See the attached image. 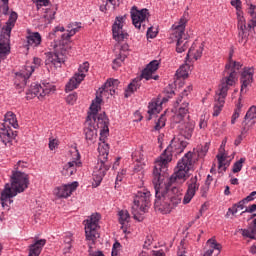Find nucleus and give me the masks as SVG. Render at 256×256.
Returning a JSON list of instances; mask_svg holds the SVG:
<instances>
[{"label":"nucleus","mask_w":256,"mask_h":256,"mask_svg":"<svg viewBox=\"0 0 256 256\" xmlns=\"http://www.w3.org/2000/svg\"><path fill=\"white\" fill-rule=\"evenodd\" d=\"M130 15L134 27L140 31H145V23L149 21V10L147 8L139 10L137 6H133Z\"/></svg>","instance_id":"11"},{"label":"nucleus","mask_w":256,"mask_h":256,"mask_svg":"<svg viewBox=\"0 0 256 256\" xmlns=\"http://www.w3.org/2000/svg\"><path fill=\"white\" fill-rule=\"evenodd\" d=\"M161 109H163V101L159 98L153 99L148 105V121L153 119V115H157L161 113Z\"/></svg>","instance_id":"21"},{"label":"nucleus","mask_w":256,"mask_h":256,"mask_svg":"<svg viewBox=\"0 0 256 256\" xmlns=\"http://www.w3.org/2000/svg\"><path fill=\"white\" fill-rule=\"evenodd\" d=\"M142 80L143 77L141 76L134 78L125 90V97H131L137 89H140Z\"/></svg>","instance_id":"27"},{"label":"nucleus","mask_w":256,"mask_h":256,"mask_svg":"<svg viewBox=\"0 0 256 256\" xmlns=\"http://www.w3.org/2000/svg\"><path fill=\"white\" fill-rule=\"evenodd\" d=\"M42 37L39 32H32L27 37V43L30 47H39L41 45Z\"/></svg>","instance_id":"29"},{"label":"nucleus","mask_w":256,"mask_h":256,"mask_svg":"<svg viewBox=\"0 0 256 256\" xmlns=\"http://www.w3.org/2000/svg\"><path fill=\"white\" fill-rule=\"evenodd\" d=\"M170 147L177 154L183 153V151H185V148L187 147V141H185V138L183 136H175L170 143Z\"/></svg>","instance_id":"22"},{"label":"nucleus","mask_w":256,"mask_h":256,"mask_svg":"<svg viewBox=\"0 0 256 256\" xmlns=\"http://www.w3.org/2000/svg\"><path fill=\"white\" fill-rule=\"evenodd\" d=\"M139 256H165V252L163 250L158 251H149V250H143Z\"/></svg>","instance_id":"39"},{"label":"nucleus","mask_w":256,"mask_h":256,"mask_svg":"<svg viewBox=\"0 0 256 256\" xmlns=\"http://www.w3.org/2000/svg\"><path fill=\"white\" fill-rule=\"evenodd\" d=\"M61 46L54 45L53 52H47L45 65H49L50 67H54V69H61L63 63H65V54L60 52Z\"/></svg>","instance_id":"13"},{"label":"nucleus","mask_w":256,"mask_h":256,"mask_svg":"<svg viewBox=\"0 0 256 256\" xmlns=\"http://www.w3.org/2000/svg\"><path fill=\"white\" fill-rule=\"evenodd\" d=\"M87 73H89V62H84L79 66L78 72L75 73L78 77L82 76V79L84 80L85 77H87Z\"/></svg>","instance_id":"34"},{"label":"nucleus","mask_w":256,"mask_h":256,"mask_svg":"<svg viewBox=\"0 0 256 256\" xmlns=\"http://www.w3.org/2000/svg\"><path fill=\"white\" fill-rule=\"evenodd\" d=\"M119 86V80L117 79H108L104 85L99 88L100 96H96V98L92 101L90 106V113L88 114L85 127H84V135L85 140L89 145H93L97 141V129H100V142L98 144V162L94 167V171L92 174L94 180V187H99L101 185V181H103V177L107 175V171L111 169V163H109V144L105 142V137L109 135V119L105 114H100L99 109H101V102L103 101V95H107V93L111 96L115 95L117 91V87ZM91 119H93L96 126L91 124Z\"/></svg>","instance_id":"2"},{"label":"nucleus","mask_w":256,"mask_h":256,"mask_svg":"<svg viewBox=\"0 0 256 256\" xmlns=\"http://www.w3.org/2000/svg\"><path fill=\"white\" fill-rule=\"evenodd\" d=\"M77 187H79V182L74 181L68 184H63L54 188L53 195L57 197V199H69L75 191H77Z\"/></svg>","instance_id":"15"},{"label":"nucleus","mask_w":256,"mask_h":256,"mask_svg":"<svg viewBox=\"0 0 256 256\" xmlns=\"http://www.w3.org/2000/svg\"><path fill=\"white\" fill-rule=\"evenodd\" d=\"M151 205V191L147 188H140L134 195V201L132 205V215L136 221H143L145 219V213Z\"/></svg>","instance_id":"6"},{"label":"nucleus","mask_w":256,"mask_h":256,"mask_svg":"<svg viewBox=\"0 0 256 256\" xmlns=\"http://www.w3.org/2000/svg\"><path fill=\"white\" fill-rule=\"evenodd\" d=\"M33 3H36L37 7H47L49 5V0H32Z\"/></svg>","instance_id":"49"},{"label":"nucleus","mask_w":256,"mask_h":256,"mask_svg":"<svg viewBox=\"0 0 256 256\" xmlns=\"http://www.w3.org/2000/svg\"><path fill=\"white\" fill-rule=\"evenodd\" d=\"M125 51H129V44H122L120 47V54L125 55Z\"/></svg>","instance_id":"57"},{"label":"nucleus","mask_w":256,"mask_h":256,"mask_svg":"<svg viewBox=\"0 0 256 256\" xmlns=\"http://www.w3.org/2000/svg\"><path fill=\"white\" fill-rule=\"evenodd\" d=\"M41 58H34L33 63H26V65L21 69L20 73L16 74L17 78L21 81V85H27V81L33 72L41 67Z\"/></svg>","instance_id":"14"},{"label":"nucleus","mask_w":256,"mask_h":256,"mask_svg":"<svg viewBox=\"0 0 256 256\" xmlns=\"http://www.w3.org/2000/svg\"><path fill=\"white\" fill-rule=\"evenodd\" d=\"M159 65H161L159 60H152L149 64H147L146 68L142 70L140 76L146 81H149V79H154V81H157V79H159V75L153 76V74L157 71V69H159Z\"/></svg>","instance_id":"19"},{"label":"nucleus","mask_w":256,"mask_h":256,"mask_svg":"<svg viewBox=\"0 0 256 256\" xmlns=\"http://www.w3.org/2000/svg\"><path fill=\"white\" fill-rule=\"evenodd\" d=\"M48 145H49L50 151H55V149H57L59 147V140H57L55 138H50Z\"/></svg>","instance_id":"45"},{"label":"nucleus","mask_w":256,"mask_h":256,"mask_svg":"<svg viewBox=\"0 0 256 256\" xmlns=\"http://www.w3.org/2000/svg\"><path fill=\"white\" fill-rule=\"evenodd\" d=\"M242 235L248 239H256V231L252 228L241 229Z\"/></svg>","instance_id":"41"},{"label":"nucleus","mask_w":256,"mask_h":256,"mask_svg":"<svg viewBox=\"0 0 256 256\" xmlns=\"http://www.w3.org/2000/svg\"><path fill=\"white\" fill-rule=\"evenodd\" d=\"M59 31L61 33L65 32V27H63V26H56L54 28L53 32L51 33V35H55V33L59 32Z\"/></svg>","instance_id":"60"},{"label":"nucleus","mask_w":256,"mask_h":256,"mask_svg":"<svg viewBox=\"0 0 256 256\" xmlns=\"http://www.w3.org/2000/svg\"><path fill=\"white\" fill-rule=\"evenodd\" d=\"M71 155V160L64 165L62 170V174L65 175V177L75 175V173H77V169L83 165V162H81V154L77 148H74L73 151H71Z\"/></svg>","instance_id":"12"},{"label":"nucleus","mask_w":256,"mask_h":256,"mask_svg":"<svg viewBox=\"0 0 256 256\" xmlns=\"http://www.w3.org/2000/svg\"><path fill=\"white\" fill-rule=\"evenodd\" d=\"M189 71H191V66L189 64H183L176 71V77L178 79H187L189 77Z\"/></svg>","instance_id":"30"},{"label":"nucleus","mask_w":256,"mask_h":256,"mask_svg":"<svg viewBox=\"0 0 256 256\" xmlns=\"http://www.w3.org/2000/svg\"><path fill=\"white\" fill-rule=\"evenodd\" d=\"M199 127L200 129H205L207 127V120L205 119V116L200 117Z\"/></svg>","instance_id":"55"},{"label":"nucleus","mask_w":256,"mask_h":256,"mask_svg":"<svg viewBox=\"0 0 256 256\" xmlns=\"http://www.w3.org/2000/svg\"><path fill=\"white\" fill-rule=\"evenodd\" d=\"M248 13L252 19H256V6L251 4L248 10Z\"/></svg>","instance_id":"50"},{"label":"nucleus","mask_w":256,"mask_h":256,"mask_svg":"<svg viewBox=\"0 0 256 256\" xmlns=\"http://www.w3.org/2000/svg\"><path fill=\"white\" fill-rule=\"evenodd\" d=\"M241 109H243V105L241 104V98L238 99V103L236 104V108L231 118V124L235 125L237 119H239V115H241Z\"/></svg>","instance_id":"35"},{"label":"nucleus","mask_w":256,"mask_h":256,"mask_svg":"<svg viewBox=\"0 0 256 256\" xmlns=\"http://www.w3.org/2000/svg\"><path fill=\"white\" fill-rule=\"evenodd\" d=\"M253 75H255V69L253 67L244 68L241 77V93H247V87L251 86V83H253Z\"/></svg>","instance_id":"18"},{"label":"nucleus","mask_w":256,"mask_h":256,"mask_svg":"<svg viewBox=\"0 0 256 256\" xmlns=\"http://www.w3.org/2000/svg\"><path fill=\"white\" fill-rule=\"evenodd\" d=\"M147 37L150 39H155V37H157V32H153V27L148 28Z\"/></svg>","instance_id":"54"},{"label":"nucleus","mask_w":256,"mask_h":256,"mask_svg":"<svg viewBox=\"0 0 256 256\" xmlns=\"http://www.w3.org/2000/svg\"><path fill=\"white\" fill-rule=\"evenodd\" d=\"M18 17L17 12H11L9 19L2 28V31L4 35H6L7 39H0V63L3 61V59H7V55L11 53L9 38L11 37V31H13V27H15Z\"/></svg>","instance_id":"8"},{"label":"nucleus","mask_w":256,"mask_h":256,"mask_svg":"<svg viewBox=\"0 0 256 256\" xmlns=\"http://www.w3.org/2000/svg\"><path fill=\"white\" fill-rule=\"evenodd\" d=\"M248 28L238 29V41L242 45L247 43V37H249V33L247 32Z\"/></svg>","instance_id":"37"},{"label":"nucleus","mask_w":256,"mask_h":256,"mask_svg":"<svg viewBox=\"0 0 256 256\" xmlns=\"http://www.w3.org/2000/svg\"><path fill=\"white\" fill-rule=\"evenodd\" d=\"M244 119L245 121H253V119H256V106H251L249 108Z\"/></svg>","instance_id":"38"},{"label":"nucleus","mask_w":256,"mask_h":256,"mask_svg":"<svg viewBox=\"0 0 256 256\" xmlns=\"http://www.w3.org/2000/svg\"><path fill=\"white\" fill-rule=\"evenodd\" d=\"M238 29H248L245 17L241 14H238Z\"/></svg>","instance_id":"44"},{"label":"nucleus","mask_w":256,"mask_h":256,"mask_svg":"<svg viewBox=\"0 0 256 256\" xmlns=\"http://www.w3.org/2000/svg\"><path fill=\"white\" fill-rule=\"evenodd\" d=\"M238 211H239V209L234 204L232 207L228 208V211L226 213V217H229L230 215H235V214H237Z\"/></svg>","instance_id":"48"},{"label":"nucleus","mask_w":256,"mask_h":256,"mask_svg":"<svg viewBox=\"0 0 256 256\" xmlns=\"http://www.w3.org/2000/svg\"><path fill=\"white\" fill-rule=\"evenodd\" d=\"M81 22H71L67 25V33L61 35L63 41H69L73 35L79 33L82 28Z\"/></svg>","instance_id":"20"},{"label":"nucleus","mask_w":256,"mask_h":256,"mask_svg":"<svg viewBox=\"0 0 256 256\" xmlns=\"http://www.w3.org/2000/svg\"><path fill=\"white\" fill-rule=\"evenodd\" d=\"M151 243H153V238L148 237L144 242V249H149V247H151Z\"/></svg>","instance_id":"58"},{"label":"nucleus","mask_w":256,"mask_h":256,"mask_svg":"<svg viewBox=\"0 0 256 256\" xmlns=\"http://www.w3.org/2000/svg\"><path fill=\"white\" fill-rule=\"evenodd\" d=\"M246 203L247 202L244 199H242V200H240L238 203H236L234 205L236 206L237 209L243 210V209H245V204Z\"/></svg>","instance_id":"56"},{"label":"nucleus","mask_w":256,"mask_h":256,"mask_svg":"<svg viewBox=\"0 0 256 256\" xmlns=\"http://www.w3.org/2000/svg\"><path fill=\"white\" fill-rule=\"evenodd\" d=\"M132 159L136 163L134 169L136 171H141V169H143V167L145 166V163H143V156L141 155V152L139 151L133 152Z\"/></svg>","instance_id":"31"},{"label":"nucleus","mask_w":256,"mask_h":256,"mask_svg":"<svg viewBox=\"0 0 256 256\" xmlns=\"http://www.w3.org/2000/svg\"><path fill=\"white\" fill-rule=\"evenodd\" d=\"M243 163H245V158H240L236 161L232 168L233 173H239L243 169Z\"/></svg>","instance_id":"42"},{"label":"nucleus","mask_w":256,"mask_h":256,"mask_svg":"<svg viewBox=\"0 0 256 256\" xmlns=\"http://www.w3.org/2000/svg\"><path fill=\"white\" fill-rule=\"evenodd\" d=\"M193 91V86H187L176 100V105H180L172 117L173 123H180V137L191 139L195 131V122L189 120V93Z\"/></svg>","instance_id":"4"},{"label":"nucleus","mask_w":256,"mask_h":256,"mask_svg":"<svg viewBox=\"0 0 256 256\" xmlns=\"http://www.w3.org/2000/svg\"><path fill=\"white\" fill-rule=\"evenodd\" d=\"M101 220V214L93 213L84 221L85 225V235L87 241H95L99 234H97V229H99V221Z\"/></svg>","instance_id":"10"},{"label":"nucleus","mask_w":256,"mask_h":256,"mask_svg":"<svg viewBox=\"0 0 256 256\" xmlns=\"http://www.w3.org/2000/svg\"><path fill=\"white\" fill-rule=\"evenodd\" d=\"M46 244H47L46 239L35 240L34 243L29 246L28 256L41 255V251H43V247H45Z\"/></svg>","instance_id":"24"},{"label":"nucleus","mask_w":256,"mask_h":256,"mask_svg":"<svg viewBox=\"0 0 256 256\" xmlns=\"http://www.w3.org/2000/svg\"><path fill=\"white\" fill-rule=\"evenodd\" d=\"M29 187V175L25 172L16 171L12 174L11 184H6L4 190L1 192L0 201L2 207L7 203H13V197L18 193H23Z\"/></svg>","instance_id":"5"},{"label":"nucleus","mask_w":256,"mask_h":256,"mask_svg":"<svg viewBox=\"0 0 256 256\" xmlns=\"http://www.w3.org/2000/svg\"><path fill=\"white\" fill-rule=\"evenodd\" d=\"M125 23V16H117L112 25V35L115 41H123L127 37V33L123 31V25Z\"/></svg>","instance_id":"17"},{"label":"nucleus","mask_w":256,"mask_h":256,"mask_svg":"<svg viewBox=\"0 0 256 256\" xmlns=\"http://www.w3.org/2000/svg\"><path fill=\"white\" fill-rule=\"evenodd\" d=\"M71 244H64V248H63V254L67 255V253H71Z\"/></svg>","instance_id":"59"},{"label":"nucleus","mask_w":256,"mask_h":256,"mask_svg":"<svg viewBox=\"0 0 256 256\" xmlns=\"http://www.w3.org/2000/svg\"><path fill=\"white\" fill-rule=\"evenodd\" d=\"M226 169H227V167L225 166V162L224 163H218L219 173H223V171H225Z\"/></svg>","instance_id":"63"},{"label":"nucleus","mask_w":256,"mask_h":256,"mask_svg":"<svg viewBox=\"0 0 256 256\" xmlns=\"http://www.w3.org/2000/svg\"><path fill=\"white\" fill-rule=\"evenodd\" d=\"M207 245H209L210 251H212V252L217 251V255H219V253H221L222 246H221V244L217 243L216 239H213V238L209 239L207 241Z\"/></svg>","instance_id":"36"},{"label":"nucleus","mask_w":256,"mask_h":256,"mask_svg":"<svg viewBox=\"0 0 256 256\" xmlns=\"http://www.w3.org/2000/svg\"><path fill=\"white\" fill-rule=\"evenodd\" d=\"M241 141H243V136H242V135H239V136L235 139L234 145H235L236 147H239V145H241Z\"/></svg>","instance_id":"62"},{"label":"nucleus","mask_w":256,"mask_h":256,"mask_svg":"<svg viewBox=\"0 0 256 256\" xmlns=\"http://www.w3.org/2000/svg\"><path fill=\"white\" fill-rule=\"evenodd\" d=\"M202 55L203 43L194 42L188 51L187 59H194V61H197V59H201Z\"/></svg>","instance_id":"23"},{"label":"nucleus","mask_w":256,"mask_h":256,"mask_svg":"<svg viewBox=\"0 0 256 256\" xmlns=\"http://www.w3.org/2000/svg\"><path fill=\"white\" fill-rule=\"evenodd\" d=\"M72 242H73V235L72 234H67L64 237V245H71Z\"/></svg>","instance_id":"52"},{"label":"nucleus","mask_w":256,"mask_h":256,"mask_svg":"<svg viewBox=\"0 0 256 256\" xmlns=\"http://www.w3.org/2000/svg\"><path fill=\"white\" fill-rule=\"evenodd\" d=\"M125 59H127V54H119L113 61V69H115L116 67H121Z\"/></svg>","instance_id":"40"},{"label":"nucleus","mask_w":256,"mask_h":256,"mask_svg":"<svg viewBox=\"0 0 256 256\" xmlns=\"http://www.w3.org/2000/svg\"><path fill=\"white\" fill-rule=\"evenodd\" d=\"M255 211H256V204H252L248 208H246L245 211L241 213V215H243V213H255Z\"/></svg>","instance_id":"53"},{"label":"nucleus","mask_w":256,"mask_h":256,"mask_svg":"<svg viewBox=\"0 0 256 256\" xmlns=\"http://www.w3.org/2000/svg\"><path fill=\"white\" fill-rule=\"evenodd\" d=\"M256 191L251 192L246 198H244V201L246 203H251V201H255Z\"/></svg>","instance_id":"51"},{"label":"nucleus","mask_w":256,"mask_h":256,"mask_svg":"<svg viewBox=\"0 0 256 256\" xmlns=\"http://www.w3.org/2000/svg\"><path fill=\"white\" fill-rule=\"evenodd\" d=\"M55 93V84L44 81L40 84L33 83L30 86V89L26 93V99H33L37 97L39 101H43L47 95Z\"/></svg>","instance_id":"9"},{"label":"nucleus","mask_w":256,"mask_h":256,"mask_svg":"<svg viewBox=\"0 0 256 256\" xmlns=\"http://www.w3.org/2000/svg\"><path fill=\"white\" fill-rule=\"evenodd\" d=\"M119 215V223L121 225V229L125 235L129 233L127 228L129 227V221H131V215L129 214V211L127 210H120L118 212Z\"/></svg>","instance_id":"25"},{"label":"nucleus","mask_w":256,"mask_h":256,"mask_svg":"<svg viewBox=\"0 0 256 256\" xmlns=\"http://www.w3.org/2000/svg\"><path fill=\"white\" fill-rule=\"evenodd\" d=\"M5 123H9L11 127L17 129L19 127V123H17V116L13 112H7L4 116Z\"/></svg>","instance_id":"32"},{"label":"nucleus","mask_w":256,"mask_h":256,"mask_svg":"<svg viewBox=\"0 0 256 256\" xmlns=\"http://www.w3.org/2000/svg\"><path fill=\"white\" fill-rule=\"evenodd\" d=\"M241 67H243V65L240 62L233 61V55L230 54L228 63L225 65L224 77L215 95L213 117H219L221 111H223L229 87H233V85L237 83V71H239Z\"/></svg>","instance_id":"3"},{"label":"nucleus","mask_w":256,"mask_h":256,"mask_svg":"<svg viewBox=\"0 0 256 256\" xmlns=\"http://www.w3.org/2000/svg\"><path fill=\"white\" fill-rule=\"evenodd\" d=\"M2 1V5H1V9L4 13V15H7V13H9V0H1Z\"/></svg>","instance_id":"47"},{"label":"nucleus","mask_w":256,"mask_h":256,"mask_svg":"<svg viewBox=\"0 0 256 256\" xmlns=\"http://www.w3.org/2000/svg\"><path fill=\"white\" fill-rule=\"evenodd\" d=\"M187 20L181 18L178 22L172 25L171 39L176 41V51L177 53H183L189 49V40H187V35H185V25Z\"/></svg>","instance_id":"7"},{"label":"nucleus","mask_w":256,"mask_h":256,"mask_svg":"<svg viewBox=\"0 0 256 256\" xmlns=\"http://www.w3.org/2000/svg\"><path fill=\"white\" fill-rule=\"evenodd\" d=\"M15 134H13V131L9 128H3L0 129V143H3V145L7 146L11 141H13Z\"/></svg>","instance_id":"26"},{"label":"nucleus","mask_w":256,"mask_h":256,"mask_svg":"<svg viewBox=\"0 0 256 256\" xmlns=\"http://www.w3.org/2000/svg\"><path fill=\"white\" fill-rule=\"evenodd\" d=\"M107 1L108 3L112 4L113 7H117L121 3V0H107Z\"/></svg>","instance_id":"64"},{"label":"nucleus","mask_w":256,"mask_h":256,"mask_svg":"<svg viewBox=\"0 0 256 256\" xmlns=\"http://www.w3.org/2000/svg\"><path fill=\"white\" fill-rule=\"evenodd\" d=\"M255 27H256V19H251L248 22V29H255Z\"/></svg>","instance_id":"61"},{"label":"nucleus","mask_w":256,"mask_h":256,"mask_svg":"<svg viewBox=\"0 0 256 256\" xmlns=\"http://www.w3.org/2000/svg\"><path fill=\"white\" fill-rule=\"evenodd\" d=\"M83 81V76H77V74H74L72 78H70L69 82L66 84V91H73L81 85V82Z\"/></svg>","instance_id":"28"},{"label":"nucleus","mask_w":256,"mask_h":256,"mask_svg":"<svg viewBox=\"0 0 256 256\" xmlns=\"http://www.w3.org/2000/svg\"><path fill=\"white\" fill-rule=\"evenodd\" d=\"M66 102L68 103V105H75V103L77 102V93L69 94L66 97Z\"/></svg>","instance_id":"46"},{"label":"nucleus","mask_w":256,"mask_h":256,"mask_svg":"<svg viewBox=\"0 0 256 256\" xmlns=\"http://www.w3.org/2000/svg\"><path fill=\"white\" fill-rule=\"evenodd\" d=\"M193 154L187 152L178 162L176 171L169 177L165 178L163 173L167 172V166L171 163L173 155L169 149H166L155 161L153 170L152 183L155 189L154 207L156 211H160L164 215L171 213L175 209L183 197V189L177 186H171L173 183H183L191 165H193Z\"/></svg>","instance_id":"1"},{"label":"nucleus","mask_w":256,"mask_h":256,"mask_svg":"<svg viewBox=\"0 0 256 256\" xmlns=\"http://www.w3.org/2000/svg\"><path fill=\"white\" fill-rule=\"evenodd\" d=\"M165 121H167V119L165 118V116L162 114L160 116V118L158 119V121L156 122V125L154 127V129L156 131H160V129H163V127H165Z\"/></svg>","instance_id":"43"},{"label":"nucleus","mask_w":256,"mask_h":256,"mask_svg":"<svg viewBox=\"0 0 256 256\" xmlns=\"http://www.w3.org/2000/svg\"><path fill=\"white\" fill-rule=\"evenodd\" d=\"M199 187H201L199 177H197V175L191 176V178L187 181V191L183 198L184 205L191 203V200L195 197V193L199 191Z\"/></svg>","instance_id":"16"},{"label":"nucleus","mask_w":256,"mask_h":256,"mask_svg":"<svg viewBox=\"0 0 256 256\" xmlns=\"http://www.w3.org/2000/svg\"><path fill=\"white\" fill-rule=\"evenodd\" d=\"M56 13H57V8H55V7L46 9L45 14H44V19L46 21V25H49L54 21Z\"/></svg>","instance_id":"33"}]
</instances>
